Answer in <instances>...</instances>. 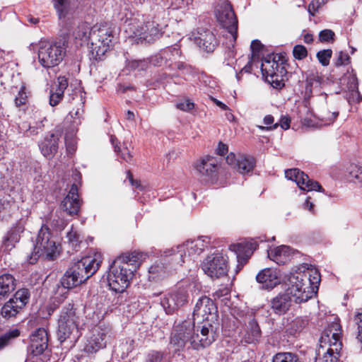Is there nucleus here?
Wrapping results in <instances>:
<instances>
[{
	"instance_id": "obj_51",
	"label": "nucleus",
	"mask_w": 362,
	"mask_h": 362,
	"mask_svg": "<svg viewBox=\"0 0 362 362\" xmlns=\"http://www.w3.org/2000/svg\"><path fill=\"white\" fill-rule=\"evenodd\" d=\"M20 335V331L18 329H13L0 336V350L6 346L11 339L18 337Z\"/></svg>"
},
{
	"instance_id": "obj_1",
	"label": "nucleus",
	"mask_w": 362,
	"mask_h": 362,
	"mask_svg": "<svg viewBox=\"0 0 362 362\" xmlns=\"http://www.w3.org/2000/svg\"><path fill=\"white\" fill-rule=\"evenodd\" d=\"M218 335L216 329L210 322H203L202 325L195 327V322L188 317L175 322L170 334V348L176 353L189 342L192 349L199 350L209 346Z\"/></svg>"
},
{
	"instance_id": "obj_49",
	"label": "nucleus",
	"mask_w": 362,
	"mask_h": 362,
	"mask_svg": "<svg viewBox=\"0 0 362 362\" xmlns=\"http://www.w3.org/2000/svg\"><path fill=\"white\" fill-rule=\"evenodd\" d=\"M30 92L25 85H22L20 90H18V95L15 98V104L18 107H21L26 105L28 101V96Z\"/></svg>"
},
{
	"instance_id": "obj_59",
	"label": "nucleus",
	"mask_w": 362,
	"mask_h": 362,
	"mask_svg": "<svg viewBox=\"0 0 362 362\" xmlns=\"http://www.w3.org/2000/svg\"><path fill=\"white\" fill-rule=\"evenodd\" d=\"M122 160L128 163H133L134 162V156L132 152L127 148L124 147L122 149H119V152H117Z\"/></svg>"
},
{
	"instance_id": "obj_20",
	"label": "nucleus",
	"mask_w": 362,
	"mask_h": 362,
	"mask_svg": "<svg viewBox=\"0 0 362 362\" xmlns=\"http://www.w3.org/2000/svg\"><path fill=\"white\" fill-rule=\"evenodd\" d=\"M48 333L44 328L37 329L30 337L28 350L33 356L42 354L48 347Z\"/></svg>"
},
{
	"instance_id": "obj_3",
	"label": "nucleus",
	"mask_w": 362,
	"mask_h": 362,
	"mask_svg": "<svg viewBox=\"0 0 362 362\" xmlns=\"http://www.w3.org/2000/svg\"><path fill=\"white\" fill-rule=\"evenodd\" d=\"M286 292L296 303L305 302L317 293L320 282V274L315 268L301 266L288 278Z\"/></svg>"
},
{
	"instance_id": "obj_52",
	"label": "nucleus",
	"mask_w": 362,
	"mask_h": 362,
	"mask_svg": "<svg viewBox=\"0 0 362 362\" xmlns=\"http://www.w3.org/2000/svg\"><path fill=\"white\" fill-rule=\"evenodd\" d=\"M307 325V321L300 317L296 318L293 320L288 328L289 334L295 335L297 332H300Z\"/></svg>"
},
{
	"instance_id": "obj_7",
	"label": "nucleus",
	"mask_w": 362,
	"mask_h": 362,
	"mask_svg": "<svg viewBox=\"0 0 362 362\" xmlns=\"http://www.w3.org/2000/svg\"><path fill=\"white\" fill-rule=\"evenodd\" d=\"M127 264L121 263L120 260H114L110 265L107 280L112 291L122 293L126 290L133 279L132 269L127 268Z\"/></svg>"
},
{
	"instance_id": "obj_11",
	"label": "nucleus",
	"mask_w": 362,
	"mask_h": 362,
	"mask_svg": "<svg viewBox=\"0 0 362 362\" xmlns=\"http://www.w3.org/2000/svg\"><path fill=\"white\" fill-rule=\"evenodd\" d=\"M204 272L211 278L218 279L228 273L227 259L220 252L208 255L202 264Z\"/></svg>"
},
{
	"instance_id": "obj_48",
	"label": "nucleus",
	"mask_w": 362,
	"mask_h": 362,
	"mask_svg": "<svg viewBox=\"0 0 362 362\" xmlns=\"http://www.w3.org/2000/svg\"><path fill=\"white\" fill-rule=\"evenodd\" d=\"M264 45L259 40H254L250 45L251 60L250 63H253L255 60H259L264 49Z\"/></svg>"
},
{
	"instance_id": "obj_30",
	"label": "nucleus",
	"mask_w": 362,
	"mask_h": 362,
	"mask_svg": "<svg viewBox=\"0 0 362 362\" xmlns=\"http://www.w3.org/2000/svg\"><path fill=\"white\" fill-rule=\"evenodd\" d=\"M209 244V239L207 237L199 238L197 240H187L182 243L185 245V254L187 252L188 255H199L205 248L208 247Z\"/></svg>"
},
{
	"instance_id": "obj_9",
	"label": "nucleus",
	"mask_w": 362,
	"mask_h": 362,
	"mask_svg": "<svg viewBox=\"0 0 362 362\" xmlns=\"http://www.w3.org/2000/svg\"><path fill=\"white\" fill-rule=\"evenodd\" d=\"M30 297V293L28 288L18 290L13 296L2 306L1 316L7 320L16 317L28 303Z\"/></svg>"
},
{
	"instance_id": "obj_6",
	"label": "nucleus",
	"mask_w": 362,
	"mask_h": 362,
	"mask_svg": "<svg viewBox=\"0 0 362 362\" xmlns=\"http://www.w3.org/2000/svg\"><path fill=\"white\" fill-rule=\"evenodd\" d=\"M261 71L267 81L276 89L284 86V76L286 74L284 60L279 54H268L262 57Z\"/></svg>"
},
{
	"instance_id": "obj_28",
	"label": "nucleus",
	"mask_w": 362,
	"mask_h": 362,
	"mask_svg": "<svg viewBox=\"0 0 362 362\" xmlns=\"http://www.w3.org/2000/svg\"><path fill=\"white\" fill-rule=\"evenodd\" d=\"M292 298L286 292L280 293L271 300V308L276 315L285 314L291 305Z\"/></svg>"
},
{
	"instance_id": "obj_53",
	"label": "nucleus",
	"mask_w": 362,
	"mask_h": 362,
	"mask_svg": "<svg viewBox=\"0 0 362 362\" xmlns=\"http://www.w3.org/2000/svg\"><path fill=\"white\" fill-rule=\"evenodd\" d=\"M354 323L357 325V340L361 344L362 349V308L357 309L356 314L354 317Z\"/></svg>"
},
{
	"instance_id": "obj_41",
	"label": "nucleus",
	"mask_w": 362,
	"mask_h": 362,
	"mask_svg": "<svg viewBox=\"0 0 362 362\" xmlns=\"http://www.w3.org/2000/svg\"><path fill=\"white\" fill-rule=\"evenodd\" d=\"M347 173L351 182L362 187V166L352 163L347 168Z\"/></svg>"
},
{
	"instance_id": "obj_2",
	"label": "nucleus",
	"mask_w": 362,
	"mask_h": 362,
	"mask_svg": "<svg viewBox=\"0 0 362 362\" xmlns=\"http://www.w3.org/2000/svg\"><path fill=\"white\" fill-rule=\"evenodd\" d=\"M76 39L88 38L90 43L91 58L95 61L103 60L105 53L112 48L116 41L114 30L107 25L100 27L81 23L73 33Z\"/></svg>"
},
{
	"instance_id": "obj_42",
	"label": "nucleus",
	"mask_w": 362,
	"mask_h": 362,
	"mask_svg": "<svg viewBox=\"0 0 362 362\" xmlns=\"http://www.w3.org/2000/svg\"><path fill=\"white\" fill-rule=\"evenodd\" d=\"M341 83L346 86V88L351 92L358 90V79L356 75L351 72L347 71L341 78Z\"/></svg>"
},
{
	"instance_id": "obj_57",
	"label": "nucleus",
	"mask_w": 362,
	"mask_h": 362,
	"mask_svg": "<svg viewBox=\"0 0 362 362\" xmlns=\"http://www.w3.org/2000/svg\"><path fill=\"white\" fill-rule=\"evenodd\" d=\"M293 55L295 59L302 60L307 57L308 50L305 46L296 45L293 49Z\"/></svg>"
},
{
	"instance_id": "obj_44",
	"label": "nucleus",
	"mask_w": 362,
	"mask_h": 362,
	"mask_svg": "<svg viewBox=\"0 0 362 362\" xmlns=\"http://www.w3.org/2000/svg\"><path fill=\"white\" fill-rule=\"evenodd\" d=\"M53 1L59 18H64L70 11V0H54Z\"/></svg>"
},
{
	"instance_id": "obj_23",
	"label": "nucleus",
	"mask_w": 362,
	"mask_h": 362,
	"mask_svg": "<svg viewBox=\"0 0 362 362\" xmlns=\"http://www.w3.org/2000/svg\"><path fill=\"white\" fill-rule=\"evenodd\" d=\"M61 134L59 132H52L46 136L39 144L42 154L48 159L54 157L58 151L59 141Z\"/></svg>"
},
{
	"instance_id": "obj_37",
	"label": "nucleus",
	"mask_w": 362,
	"mask_h": 362,
	"mask_svg": "<svg viewBox=\"0 0 362 362\" xmlns=\"http://www.w3.org/2000/svg\"><path fill=\"white\" fill-rule=\"evenodd\" d=\"M163 57L166 61L168 68H170V63H174L177 59L182 58V52L180 45L175 44L161 50Z\"/></svg>"
},
{
	"instance_id": "obj_19",
	"label": "nucleus",
	"mask_w": 362,
	"mask_h": 362,
	"mask_svg": "<svg viewBox=\"0 0 362 362\" xmlns=\"http://www.w3.org/2000/svg\"><path fill=\"white\" fill-rule=\"evenodd\" d=\"M226 162L228 165L233 166L242 175H252L255 167V159L252 156L239 155L238 157L230 153L226 157Z\"/></svg>"
},
{
	"instance_id": "obj_29",
	"label": "nucleus",
	"mask_w": 362,
	"mask_h": 362,
	"mask_svg": "<svg viewBox=\"0 0 362 362\" xmlns=\"http://www.w3.org/2000/svg\"><path fill=\"white\" fill-rule=\"evenodd\" d=\"M146 256V254L134 250L122 254L115 260H120L121 263L127 264V267L132 269L133 273H134L141 262L145 259Z\"/></svg>"
},
{
	"instance_id": "obj_27",
	"label": "nucleus",
	"mask_w": 362,
	"mask_h": 362,
	"mask_svg": "<svg viewBox=\"0 0 362 362\" xmlns=\"http://www.w3.org/2000/svg\"><path fill=\"white\" fill-rule=\"evenodd\" d=\"M86 98L85 93L79 90H74L69 95L68 102L71 106L69 115L74 119H79L83 112V106Z\"/></svg>"
},
{
	"instance_id": "obj_63",
	"label": "nucleus",
	"mask_w": 362,
	"mask_h": 362,
	"mask_svg": "<svg viewBox=\"0 0 362 362\" xmlns=\"http://www.w3.org/2000/svg\"><path fill=\"white\" fill-rule=\"evenodd\" d=\"M334 33L329 29H325L320 32L319 40L322 42H328L334 39Z\"/></svg>"
},
{
	"instance_id": "obj_40",
	"label": "nucleus",
	"mask_w": 362,
	"mask_h": 362,
	"mask_svg": "<svg viewBox=\"0 0 362 362\" xmlns=\"http://www.w3.org/2000/svg\"><path fill=\"white\" fill-rule=\"evenodd\" d=\"M339 114V111L338 108L326 107L321 110L319 118L324 125H329L334 122Z\"/></svg>"
},
{
	"instance_id": "obj_16",
	"label": "nucleus",
	"mask_w": 362,
	"mask_h": 362,
	"mask_svg": "<svg viewBox=\"0 0 362 362\" xmlns=\"http://www.w3.org/2000/svg\"><path fill=\"white\" fill-rule=\"evenodd\" d=\"M216 313L217 307L214 301L210 298L203 296L195 305L192 319L194 321L196 317H202L203 322H209L216 316Z\"/></svg>"
},
{
	"instance_id": "obj_34",
	"label": "nucleus",
	"mask_w": 362,
	"mask_h": 362,
	"mask_svg": "<svg viewBox=\"0 0 362 362\" xmlns=\"http://www.w3.org/2000/svg\"><path fill=\"white\" fill-rule=\"evenodd\" d=\"M16 286V279L9 274L0 276V299L8 296Z\"/></svg>"
},
{
	"instance_id": "obj_38",
	"label": "nucleus",
	"mask_w": 362,
	"mask_h": 362,
	"mask_svg": "<svg viewBox=\"0 0 362 362\" xmlns=\"http://www.w3.org/2000/svg\"><path fill=\"white\" fill-rule=\"evenodd\" d=\"M148 67V61L147 59H127L124 71L128 73L140 72L146 70Z\"/></svg>"
},
{
	"instance_id": "obj_62",
	"label": "nucleus",
	"mask_w": 362,
	"mask_h": 362,
	"mask_svg": "<svg viewBox=\"0 0 362 362\" xmlns=\"http://www.w3.org/2000/svg\"><path fill=\"white\" fill-rule=\"evenodd\" d=\"M44 120H46L45 117H44L43 119L35 123V125L30 126L26 131L28 135H37L40 131H42V129L44 127Z\"/></svg>"
},
{
	"instance_id": "obj_61",
	"label": "nucleus",
	"mask_w": 362,
	"mask_h": 362,
	"mask_svg": "<svg viewBox=\"0 0 362 362\" xmlns=\"http://www.w3.org/2000/svg\"><path fill=\"white\" fill-rule=\"evenodd\" d=\"M64 96L63 92L55 90L53 91V90H50V95H49V105L52 107H54L57 105L59 102L62 100Z\"/></svg>"
},
{
	"instance_id": "obj_33",
	"label": "nucleus",
	"mask_w": 362,
	"mask_h": 362,
	"mask_svg": "<svg viewBox=\"0 0 362 362\" xmlns=\"http://www.w3.org/2000/svg\"><path fill=\"white\" fill-rule=\"evenodd\" d=\"M195 167L197 170L204 176H212L217 170V164L215 158L209 156L200 160L196 164Z\"/></svg>"
},
{
	"instance_id": "obj_64",
	"label": "nucleus",
	"mask_w": 362,
	"mask_h": 362,
	"mask_svg": "<svg viewBox=\"0 0 362 362\" xmlns=\"http://www.w3.org/2000/svg\"><path fill=\"white\" fill-rule=\"evenodd\" d=\"M350 59L351 58L347 53L341 51L338 53V57L334 63L335 66H339L349 64L350 62Z\"/></svg>"
},
{
	"instance_id": "obj_54",
	"label": "nucleus",
	"mask_w": 362,
	"mask_h": 362,
	"mask_svg": "<svg viewBox=\"0 0 362 362\" xmlns=\"http://www.w3.org/2000/svg\"><path fill=\"white\" fill-rule=\"evenodd\" d=\"M332 55V51L330 49H322L319 51L316 57L319 62L324 66L329 65V60Z\"/></svg>"
},
{
	"instance_id": "obj_39",
	"label": "nucleus",
	"mask_w": 362,
	"mask_h": 362,
	"mask_svg": "<svg viewBox=\"0 0 362 362\" xmlns=\"http://www.w3.org/2000/svg\"><path fill=\"white\" fill-rule=\"evenodd\" d=\"M163 255L165 257H172V259L177 264H182L185 262V245H179L176 247H173L169 249H166L163 251Z\"/></svg>"
},
{
	"instance_id": "obj_26",
	"label": "nucleus",
	"mask_w": 362,
	"mask_h": 362,
	"mask_svg": "<svg viewBox=\"0 0 362 362\" xmlns=\"http://www.w3.org/2000/svg\"><path fill=\"white\" fill-rule=\"evenodd\" d=\"M194 42L206 52H213L218 45L215 35L211 30L204 29L194 37Z\"/></svg>"
},
{
	"instance_id": "obj_12",
	"label": "nucleus",
	"mask_w": 362,
	"mask_h": 362,
	"mask_svg": "<svg viewBox=\"0 0 362 362\" xmlns=\"http://www.w3.org/2000/svg\"><path fill=\"white\" fill-rule=\"evenodd\" d=\"M285 176L287 179L294 181L302 190L325 192V189L318 182L310 179L308 175L298 168L286 170Z\"/></svg>"
},
{
	"instance_id": "obj_18",
	"label": "nucleus",
	"mask_w": 362,
	"mask_h": 362,
	"mask_svg": "<svg viewBox=\"0 0 362 362\" xmlns=\"http://www.w3.org/2000/svg\"><path fill=\"white\" fill-rule=\"evenodd\" d=\"M329 334L326 333L325 336H322L320 340V348L317 351V355L315 357V362H337L338 360V352H335L333 349L329 346L327 349H325L324 346L322 344L323 341H326V338L327 340L330 341L329 334H332V338L334 339V342H333L334 345L337 344V342L339 340V333L333 332L332 333V330H329ZM329 346H331L329 344Z\"/></svg>"
},
{
	"instance_id": "obj_5",
	"label": "nucleus",
	"mask_w": 362,
	"mask_h": 362,
	"mask_svg": "<svg viewBox=\"0 0 362 362\" xmlns=\"http://www.w3.org/2000/svg\"><path fill=\"white\" fill-rule=\"evenodd\" d=\"M124 29L137 42L151 43L162 35L159 24L154 21L141 23L136 18H131L125 21Z\"/></svg>"
},
{
	"instance_id": "obj_10",
	"label": "nucleus",
	"mask_w": 362,
	"mask_h": 362,
	"mask_svg": "<svg viewBox=\"0 0 362 362\" xmlns=\"http://www.w3.org/2000/svg\"><path fill=\"white\" fill-rule=\"evenodd\" d=\"M189 298V293L185 288H175L160 299V305L167 315H173L187 304Z\"/></svg>"
},
{
	"instance_id": "obj_45",
	"label": "nucleus",
	"mask_w": 362,
	"mask_h": 362,
	"mask_svg": "<svg viewBox=\"0 0 362 362\" xmlns=\"http://www.w3.org/2000/svg\"><path fill=\"white\" fill-rule=\"evenodd\" d=\"M66 238L69 245L73 250H78L82 243V238L80 233L76 230H74L73 226H71V230L67 233Z\"/></svg>"
},
{
	"instance_id": "obj_58",
	"label": "nucleus",
	"mask_w": 362,
	"mask_h": 362,
	"mask_svg": "<svg viewBox=\"0 0 362 362\" xmlns=\"http://www.w3.org/2000/svg\"><path fill=\"white\" fill-rule=\"evenodd\" d=\"M327 0H312L308 6V11L311 16H314L315 13L326 3Z\"/></svg>"
},
{
	"instance_id": "obj_55",
	"label": "nucleus",
	"mask_w": 362,
	"mask_h": 362,
	"mask_svg": "<svg viewBox=\"0 0 362 362\" xmlns=\"http://www.w3.org/2000/svg\"><path fill=\"white\" fill-rule=\"evenodd\" d=\"M213 296L216 300L219 299L221 301H227L230 297V289L226 286H222L214 292Z\"/></svg>"
},
{
	"instance_id": "obj_21",
	"label": "nucleus",
	"mask_w": 362,
	"mask_h": 362,
	"mask_svg": "<svg viewBox=\"0 0 362 362\" xmlns=\"http://www.w3.org/2000/svg\"><path fill=\"white\" fill-rule=\"evenodd\" d=\"M57 336L61 344L69 342V347L71 348L74 346L76 341L81 337L78 325L58 322Z\"/></svg>"
},
{
	"instance_id": "obj_13",
	"label": "nucleus",
	"mask_w": 362,
	"mask_h": 362,
	"mask_svg": "<svg viewBox=\"0 0 362 362\" xmlns=\"http://www.w3.org/2000/svg\"><path fill=\"white\" fill-rule=\"evenodd\" d=\"M110 333L107 327L98 326L93 330V334L84 344L83 351L86 354H93L106 346L107 337Z\"/></svg>"
},
{
	"instance_id": "obj_22",
	"label": "nucleus",
	"mask_w": 362,
	"mask_h": 362,
	"mask_svg": "<svg viewBox=\"0 0 362 362\" xmlns=\"http://www.w3.org/2000/svg\"><path fill=\"white\" fill-rule=\"evenodd\" d=\"M256 246L255 243L251 242H242L230 245L229 249L236 255L239 269L247 263Z\"/></svg>"
},
{
	"instance_id": "obj_4",
	"label": "nucleus",
	"mask_w": 362,
	"mask_h": 362,
	"mask_svg": "<svg viewBox=\"0 0 362 362\" xmlns=\"http://www.w3.org/2000/svg\"><path fill=\"white\" fill-rule=\"evenodd\" d=\"M59 245L52 238L50 229L46 224H43L40 229L34 250L27 257L29 264L37 262L39 257L45 255L49 260H54L59 255Z\"/></svg>"
},
{
	"instance_id": "obj_24",
	"label": "nucleus",
	"mask_w": 362,
	"mask_h": 362,
	"mask_svg": "<svg viewBox=\"0 0 362 362\" xmlns=\"http://www.w3.org/2000/svg\"><path fill=\"white\" fill-rule=\"evenodd\" d=\"M257 281L262 285V288L271 290L281 282L279 273L276 269L265 268L262 269L256 276Z\"/></svg>"
},
{
	"instance_id": "obj_60",
	"label": "nucleus",
	"mask_w": 362,
	"mask_h": 362,
	"mask_svg": "<svg viewBox=\"0 0 362 362\" xmlns=\"http://www.w3.org/2000/svg\"><path fill=\"white\" fill-rule=\"evenodd\" d=\"M176 107L180 110L189 112L194 107V104L189 99L180 100L175 105Z\"/></svg>"
},
{
	"instance_id": "obj_31",
	"label": "nucleus",
	"mask_w": 362,
	"mask_h": 362,
	"mask_svg": "<svg viewBox=\"0 0 362 362\" xmlns=\"http://www.w3.org/2000/svg\"><path fill=\"white\" fill-rule=\"evenodd\" d=\"M291 254V247L281 245L268 250V257L277 264H284Z\"/></svg>"
},
{
	"instance_id": "obj_36",
	"label": "nucleus",
	"mask_w": 362,
	"mask_h": 362,
	"mask_svg": "<svg viewBox=\"0 0 362 362\" xmlns=\"http://www.w3.org/2000/svg\"><path fill=\"white\" fill-rule=\"evenodd\" d=\"M168 272L166 267L161 262H156L148 269V280L158 281L167 277Z\"/></svg>"
},
{
	"instance_id": "obj_43",
	"label": "nucleus",
	"mask_w": 362,
	"mask_h": 362,
	"mask_svg": "<svg viewBox=\"0 0 362 362\" xmlns=\"http://www.w3.org/2000/svg\"><path fill=\"white\" fill-rule=\"evenodd\" d=\"M60 282L64 288L68 289H71L81 285L78 279L74 276L70 268H69L62 276Z\"/></svg>"
},
{
	"instance_id": "obj_17",
	"label": "nucleus",
	"mask_w": 362,
	"mask_h": 362,
	"mask_svg": "<svg viewBox=\"0 0 362 362\" xmlns=\"http://www.w3.org/2000/svg\"><path fill=\"white\" fill-rule=\"evenodd\" d=\"M83 201L78 194V188L75 182L71 185V188L61 203L62 209L69 216H78Z\"/></svg>"
},
{
	"instance_id": "obj_15",
	"label": "nucleus",
	"mask_w": 362,
	"mask_h": 362,
	"mask_svg": "<svg viewBox=\"0 0 362 362\" xmlns=\"http://www.w3.org/2000/svg\"><path fill=\"white\" fill-rule=\"evenodd\" d=\"M102 263L101 255L95 254L93 257L87 256L74 262L70 267L78 274L91 277L100 268Z\"/></svg>"
},
{
	"instance_id": "obj_47",
	"label": "nucleus",
	"mask_w": 362,
	"mask_h": 362,
	"mask_svg": "<svg viewBox=\"0 0 362 362\" xmlns=\"http://www.w3.org/2000/svg\"><path fill=\"white\" fill-rule=\"evenodd\" d=\"M144 362H169V360L166 353L153 350L146 355Z\"/></svg>"
},
{
	"instance_id": "obj_56",
	"label": "nucleus",
	"mask_w": 362,
	"mask_h": 362,
	"mask_svg": "<svg viewBox=\"0 0 362 362\" xmlns=\"http://www.w3.org/2000/svg\"><path fill=\"white\" fill-rule=\"evenodd\" d=\"M147 59L148 61V64H151L155 66H164L168 68L166 61L163 57L161 50Z\"/></svg>"
},
{
	"instance_id": "obj_50",
	"label": "nucleus",
	"mask_w": 362,
	"mask_h": 362,
	"mask_svg": "<svg viewBox=\"0 0 362 362\" xmlns=\"http://www.w3.org/2000/svg\"><path fill=\"white\" fill-rule=\"evenodd\" d=\"M291 119L288 116H282L280 119L279 122H276L272 125V127H264V126H257V127L261 130H267L271 131L276 129L279 126L281 127L284 130H287L290 128Z\"/></svg>"
},
{
	"instance_id": "obj_35",
	"label": "nucleus",
	"mask_w": 362,
	"mask_h": 362,
	"mask_svg": "<svg viewBox=\"0 0 362 362\" xmlns=\"http://www.w3.org/2000/svg\"><path fill=\"white\" fill-rule=\"evenodd\" d=\"M262 332L256 320L252 319L248 322L245 334V341L248 344L255 343L260 339Z\"/></svg>"
},
{
	"instance_id": "obj_25",
	"label": "nucleus",
	"mask_w": 362,
	"mask_h": 362,
	"mask_svg": "<svg viewBox=\"0 0 362 362\" xmlns=\"http://www.w3.org/2000/svg\"><path fill=\"white\" fill-rule=\"evenodd\" d=\"M25 222L20 219L14 223L3 238V245L6 249L11 250L14 247L15 244L18 243L21 234L25 230Z\"/></svg>"
},
{
	"instance_id": "obj_46",
	"label": "nucleus",
	"mask_w": 362,
	"mask_h": 362,
	"mask_svg": "<svg viewBox=\"0 0 362 362\" xmlns=\"http://www.w3.org/2000/svg\"><path fill=\"white\" fill-rule=\"evenodd\" d=\"M272 362H300V361L295 353L279 352L273 356Z\"/></svg>"
},
{
	"instance_id": "obj_8",
	"label": "nucleus",
	"mask_w": 362,
	"mask_h": 362,
	"mask_svg": "<svg viewBox=\"0 0 362 362\" xmlns=\"http://www.w3.org/2000/svg\"><path fill=\"white\" fill-rule=\"evenodd\" d=\"M66 54V47L62 42H41L38 49V59L45 68L59 65Z\"/></svg>"
},
{
	"instance_id": "obj_32",
	"label": "nucleus",
	"mask_w": 362,
	"mask_h": 362,
	"mask_svg": "<svg viewBox=\"0 0 362 362\" xmlns=\"http://www.w3.org/2000/svg\"><path fill=\"white\" fill-rule=\"evenodd\" d=\"M58 322L78 325V316L76 315L74 303H69L62 308Z\"/></svg>"
},
{
	"instance_id": "obj_14",
	"label": "nucleus",
	"mask_w": 362,
	"mask_h": 362,
	"mask_svg": "<svg viewBox=\"0 0 362 362\" xmlns=\"http://www.w3.org/2000/svg\"><path fill=\"white\" fill-rule=\"evenodd\" d=\"M217 20L230 35L233 42L238 37V19L230 5H227L217 11Z\"/></svg>"
}]
</instances>
